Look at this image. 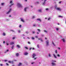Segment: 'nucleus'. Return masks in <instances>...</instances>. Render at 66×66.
Wrapping results in <instances>:
<instances>
[{"mask_svg": "<svg viewBox=\"0 0 66 66\" xmlns=\"http://www.w3.org/2000/svg\"><path fill=\"white\" fill-rule=\"evenodd\" d=\"M56 9L57 10H58V11H61L62 10V9H61L60 7H57V8Z\"/></svg>", "mask_w": 66, "mask_h": 66, "instance_id": "obj_2", "label": "nucleus"}, {"mask_svg": "<svg viewBox=\"0 0 66 66\" xmlns=\"http://www.w3.org/2000/svg\"><path fill=\"white\" fill-rule=\"evenodd\" d=\"M10 3H11L12 4V3H13V2L12 1H11Z\"/></svg>", "mask_w": 66, "mask_h": 66, "instance_id": "obj_20", "label": "nucleus"}, {"mask_svg": "<svg viewBox=\"0 0 66 66\" xmlns=\"http://www.w3.org/2000/svg\"><path fill=\"white\" fill-rule=\"evenodd\" d=\"M49 56H50V57H51V55L50 54H49Z\"/></svg>", "mask_w": 66, "mask_h": 66, "instance_id": "obj_35", "label": "nucleus"}, {"mask_svg": "<svg viewBox=\"0 0 66 66\" xmlns=\"http://www.w3.org/2000/svg\"><path fill=\"white\" fill-rule=\"evenodd\" d=\"M0 65L1 66H3V64H0Z\"/></svg>", "mask_w": 66, "mask_h": 66, "instance_id": "obj_28", "label": "nucleus"}, {"mask_svg": "<svg viewBox=\"0 0 66 66\" xmlns=\"http://www.w3.org/2000/svg\"><path fill=\"white\" fill-rule=\"evenodd\" d=\"M56 30H57V31H59V28H56Z\"/></svg>", "mask_w": 66, "mask_h": 66, "instance_id": "obj_42", "label": "nucleus"}, {"mask_svg": "<svg viewBox=\"0 0 66 66\" xmlns=\"http://www.w3.org/2000/svg\"><path fill=\"white\" fill-rule=\"evenodd\" d=\"M14 45H13L12 47V49H13V48H14Z\"/></svg>", "mask_w": 66, "mask_h": 66, "instance_id": "obj_33", "label": "nucleus"}, {"mask_svg": "<svg viewBox=\"0 0 66 66\" xmlns=\"http://www.w3.org/2000/svg\"><path fill=\"white\" fill-rule=\"evenodd\" d=\"M36 3H37V4H39V2H38V1H37L36 2Z\"/></svg>", "mask_w": 66, "mask_h": 66, "instance_id": "obj_24", "label": "nucleus"}, {"mask_svg": "<svg viewBox=\"0 0 66 66\" xmlns=\"http://www.w3.org/2000/svg\"><path fill=\"white\" fill-rule=\"evenodd\" d=\"M28 53L27 52H25L24 53V54L25 55H27L28 54Z\"/></svg>", "mask_w": 66, "mask_h": 66, "instance_id": "obj_4", "label": "nucleus"}, {"mask_svg": "<svg viewBox=\"0 0 66 66\" xmlns=\"http://www.w3.org/2000/svg\"><path fill=\"white\" fill-rule=\"evenodd\" d=\"M16 56L17 57L19 56V53H17L16 54Z\"/></svg>", "mask_w": 66, "mask_h": 66, "instance_id": "obj_12", "label": "nucleus"}, {"mask_svg": "<svg viewBox=\"0 0 66 66\" xmlns=\"http://www.w3.org/2000/svg\"><path fill=\"white\" fill-rule=\"evenodd\" d=\"M44 32H46V33H47V31H46V30H44Z\"/></svg>", "mask_w": 66, "mask_h": 66, "instance_id": "obj_40", "label": "nucleus"}, {"mask_svg": "<svg viewBox=\"0 0 66 66\" xmlns=\"http://www.w3.org/2000/svg\"><path fill=\"white\" fill-rule=\"evenodd\" d=\"M50 19H51V18H49L48 19V20H49Z\"/></svg>", "mask_w": 66, "mask_h": 66, "instance_id": "obj_54", "label": "nucleus"}, {"mask_svg": "<svg viewBox=\"0 0 66 66\" xmlns=\"http://www.w3.org/2000/svg\"><path fill=\"white\" fill-rule=\"evenodd\" d=\"M54 57H55V58H56V59L57 58V57H56V56H55V54H53Z\"/></svg>", "mask_w": 66, "mask_h": 66, "instance_id": "obj_19", "label": "nucleus"}, {"mask_svg": "<svg viewBox=\"0 0 66 66\" xmlns=\"http://www.w3.org/2000/svg\"><path fill=\"white\" fill-rule=\"evenodd\" d=\"M5 43V41H4L3 42V44H4Z\"/></svg>", "mask_w": 66, "mask_h": 66, "instance_id": "obj_56", "label": "nucleus"}, {"mask_svg": "<svg viewBox=\"0 0 66 66\" xmlns=\"http://www.w3.org/2000/svg\"><path fill=\"white\" fill-rule=\"evenodd\" d=\"M61 3V2H59V3Z\"/></svg>", "mask_w": 66, "mask_h": 66, "instance_id": "obj_64", "label": "nucleus"}, {"mask_svg": "<svg viewBox=\"0 0 66 66\" xmlns=\"http://www.w3.org/2000/svg\"><path fill=\"white\" fill-rule=\"evenodd\" d=\"M12 39H15V37H14L12 38Z\"/></svg>", "mask_w": 66, "mask_h": 66, "instance_id": "obj_46", "label": "nucleus"}, {"mask_svg": "<svg viewBox=\"0 0 66 66\" xmlns=\"http://www.w3.org/2000/svg\"><path fill=\"white\" fill-rule=\"evenodd\" d=\"M6 65H7V66H8L9 65V64H8V63H6Z\"/></svg>", "mask_w": 66, "mask_h": 66, "instance_id": "obj_45", "label": "nucleus"}, {"mask_svg": "<svg viewBox=\"0 0 66 66\" xmlns=\"http://www.w3.org/2000/svg\"><path fill=\"white\" fill-rule=\"evenodd\" d=\"M1 4H2V5H3V4H4V3H2Z\"/></svg>", "mask_w": 66, "mask_h": 66, "instance_id": "obj_50", "label": "nucleus"}, {"mask_svg": "<svg viewBox=\"0 0 66 66\" xmlns=\"http://www.w3.org/2000/svg\"><path fill=\"white\" fill-rule=\"evenodd\" d=\"M22 65V63L20 62L19 63V64L18 65V66H20Z\"/></svg>", "mask_w": 66, "mask_h": 66, "instance_id": "obj_17", "label": "nucleus"}, {"mask_svg": "<svg viewBox=\"0 0 66 66\" xmlns=\"http://www.w3.org/2000/svg\"><path fill=\"white\" fill-rule=\"evenodd\" d=\"M52 66H54V65H56V64L55 63H54L53 62H52Z\"/></svg>", "mask_w": 66, "mask_h": 66, "instance_id": "obj_8", "label": "nucleus"}, {"mask_svg": "<svg viewBox=\"0 0 66 66\" xmlns=\"http://www.w3.org/2000/svg\"><path fill=\"white\" fill-rule=\"evenodd\" d=\"M33 58H34L35 56H36V54H35V53H34L33 54Z\"/></svg>", "mask_w": 66, "mask_h": 66, "instance_id": "obj_6", "label": "nucleus"}, {"mask_svg": "<svg viewBox=\"0 0 66 66\" xmlns=\"http://www.w3.org/2000/svg\"><path fill=\"white\" fill-rule=\"evenodd\" d=\"M31 38L33 40H34V39H35V38H34V37H32V38Z\"/></svg>", "mask_w": 66, "mask_h": 66, "instance_id": "obj_30", "label": "nucleus"}, {"mask_svg": "<svg viewBox=\"0 0 66 66\" xmlns=\"http://www.w3.org/2000/svg\"><path fill=\"white\" fill-rule=\"evenodd\" d=\"M42 39V38H40V39L39 38H38V39H39V40H40V39Z\"/></svg>", "mask_w": 66, "mask_h": 66, "instance_id": "obj_51", "label": "nucleus"}, {"mask_svg": "<svg viewBox=\"0 0 66 66\" xmlns=\"http://www.w3.org/2000/svg\"><path fill=\"white\" fill-rule=\"evenodd\" d=\"M16 47H17L18 48H20V47L19 45H17L16 46Z\"/></svg>", "mask_w": 66, "mask_h": 66, "instance_id": "obj_9", "label": "nucleus"}, {"mask_svg": "<svg viewBox=\"0 0 66 66\" xmlns=\"http://www.w3.org/2000/svg\"><path fill=\"white\" fill-rule=\"evenodd\" d=\"M32 33L33 34H35V31H33L32 32Z\"/></svg>", "mask_w": 66, "mask_h": 66, "instance_id": "obj_34", "label": "nucleus"}, {"mask_svg": "<svg viewBox=\"0 0 66 66\" xmlns=\"http://www.w3.org/2000/svg\"><path fill=\"white\" fill-rule=\"evenodd\" d=\"M27 7H26V8H25L24 9V11H25V12H26V10H27Z\"/></svg>", "mask_w": 66, "mask_h": 66, "instance_id": "obj_15", "label": "nucleus"}, {"mask_svg": "<svg viewBox=\"0 0 66 66\" xmlns=\"http://www.w3.org/2000/svg\"><path fill=\"white\" fill-rule=\"evenodd\" d=\"M35 37H36V38H38V36H35Z\"/></svg>", "mask_w": 66, "mask_h": 66, "instance_id": "obj_37", "label": "nucleus"}, {"mask_svg": "<svg viewBox=\"0 0 66 66\" xmlns=\"http://www.w3.org/2000/svg\"><path fill=\"white\" fill-rule=\"evenodd\" d=\"M9 63H11V61H9Z\"/></svg>", "mask_w": 66, "mask_h": 66, "instance_id": "obj_39", "label": "nucleus"}, {"mask_svg": "<svg viewBox=\"0 0 66 66\" xmlns=\"http://www.w3.org/2000/svg\"><path fill=\"white\" fill-rule=\"evenodd\" d=\"M37 34H39V32H37Z\"/></svg>", "mask_w": 66, "mask_h": 66, "instance_id": "obj_53", "label": "nucleus"}, {"mask_svg": "<svg viewBox=\"0 0 66 66\" xmlns=\"http://www.w3.org/2000/svg\"><path fill=\"white\" fill-rule=\"evenodd\" d=\"M35 18V16H33L32 17V19H34V18Z\"/></svg>", "mask_w": 66, "mask_h": 66, "instance_id": "obj_25", "label": "nucleus"}, {"mask_svg": "<svg viewBox=\"0 0 66 66\" xmlns=\"http://www.w3.org/2000/svg\"><path fill=\"white\" fill-rule=\"evenodd\" d=\"M21 27H22V25H20L19 26V28H21Z\"/></svg>", "mask_w": 66, "mask_h": 66, "instance_id": "obj_26", "label": "nucleus"}, {"mask_svg": "<svg viewBox=\"0 0 66 66\" xmlns=\"http://www.w3.org/2000/svg\"><path fill=\"white\" fill-rule=\"evenodd\" d=\"M46 45L47 46H48L49 45V41L48 40L46 41Z\"/></svg>", "mask_w": 66, "mask_h": 66, "instance_id": "obj_5", "label": "nucleus"}, {"mask_svg": "<svg viewBox=\"0 0 66 66\" xmlns=\"http://www.w3.org/2000/svg\"><path fill=\"white\" fill-rule=\"evenodd\" d=\"M3 35H4V36H5V33H3Z\"/></svg>", "mask_w": 66, "mask_h": 66, "instance_id": "obj_31", "label": "nucleus"}, {"mask_svg": "<svg viewBox=\"0 0 66 66\" xmlns=\"http://www.w3.org/2000/svg\"><path fill=\"white\" fill-rule=\"evenodd\" d=\"M37 47H38V48H39V45L38 44L37 45Z\"/></svg>", "mask_w": 66, "mask_h": 66, "instance_id": "obj_48", "label": "nucleus"}, {"mask_svg": "<svg viewBox=\"0 0 66 66\" xmlns=\"http://www.w3.org/2000/svg\"><path fill=\"white\" fill-rule=\"evenodd\" d=\"M25 48L26 49H28V47H25Z\"/></svg>", "mask_w": 66, "mask_h": 66, "instance_id": "obj_23", "label": "nucleus"}, {"mask_svg": "<svg viewBox=\"0 0 66 66\" xmlns=\"http://www.w3.org/2000/svg\"><path fill=\"white\" fill-rule=\"evenodd\" d=\"M34 62H32L31 63V64H34Z\"/></svg>", "mask_w": 66, "mask_h": 66, "instance_id": "obj_59", "label": "nucleus"}, {"mask_svg": "<svg viewBox=\"0 0 66 66\" xmlns=\"http://www.w3.org/2000/svg\"><path fill=\"white\" fill-rule=\"evenodd\" d=\"M52 44H53V45H54V46H55V44H54V43H53V42H52Z\"/></svg>", "mask_w": 66, "mask_h": 66, "instance_id": "obj_41", "label": "nucleus"}, {"mask_svg": "<svg viewBox=\"0 0 66 66\" xmlns=\"http://www.w3.org/2000/svg\"><path fill=\"white\" fill-rule=\"evenodd\" d=\"M62 40H63V42H64V43H65V39H62Z\"/></svg>", "mask_w": 66, "mask_h": 66, "instance_id": "obj_16", "label": "nucleus"}, {"mask_svg": "<svg viewBox=\"0 0 66 66\" xmlns=\"http://www.w3.org/2000/svg\"><path fill=\"white\" fill-rule=\"evenodd\" d=\"M52 62H56V61H53V60H52Z\"/></svg>", "mask_w": 66, "mask_h": 66, "instance_id": "obj_22", "label": "nucleus"}, {"mask_svg": "<svg viewBox=\"0 0 66 66\" xmlns=\"http://www.w3.org/2000/svg\"><path fill=\"white\" fill-rule=\"evenodd\" d=\"M40 40L41 41V42H43V40H42V39H40Z\"/></svg>", "mask_w": 66, "mask_h": 66, "instance_id": "obj_32", "label": "nucleus"}, {"mask_svg": "<svg viewBox=\"0 0 66 66\" xmlns=\"http://www.w3.org/2000/svg\"><path fill=\"white\" fill-rule=\"evenodd\" d=\"M31 49H32V50H34L35 49V48H30L29 50H31Z\"/></svg>", "mask_w": 66, "mask_h": 66, "instance_id": "obj_18", "label": "nucleus"}, {"mask_svg": "<svg viewBox=\"0 0 66 66\" xmlns=\"http://www.w3.org/2000/svg\"><path fill=\"white\" fill-rule=\"evenodd\" d=\"M58 49H59V50H61V48H60V47H58Z\"/></svg>", "mask_w": 66, "mask_h": 66, "instance_id": "obj_47", "label": "nucleus"}, {"mask_svg": "<svg viewBox=\"0 0 66 66\" xmlns=\"http://www.w3.org/2000/svg\"><path fill=\"white\" fill-rule=\"evenodd\" d=\"M57 56H58V57H60V55L59 54H58L57 55Z\"/></svg>", "mask_w": 66, "mask_h": 66, "instance_id": "obj_29", "label": "nucleus"}, {"mask_svg": "<svg viewBox=\"0 0 66 66\" xmlns=\"http://www.w3.org/2000/svg\"><path fill=\"white\" fill-rule=\"evenodd\" d=\"M37 30L38 31V32H40V29H38Z\"/></svg>", "mask_w": 66, "mask_h": 66, "instance_id": "obj_27", "label": "nucleus"}, {"mask_svg": "<svg viewBox=\"0 0 66 66\" xmlns=\"http://www.w3.org/2000/svg\"><path fill=\"white\" fill-rule=\"evenodd\" d=\"M55 52L56 53H57V50H56L55 51Z\"/></svg>", "mask_w": 66, "mask_h": 66, "instance_id": "obj_44", "label": "nucleus"}, {"mask_svg": "<svg viewBox=\"0 0 66 66\" xmlns=\"http://www.w3.org/2000/svg\"><path fill=\"white\" fill-rule=\"evenodd\" d=\"M9 51V50H7L5 52V53H6V52H8Z\"/></svg>", "mask_w": 66, "mask_h": 66, "instance_id": "obj_21", "label": "nucleus"}, {"mask_svg": "<svg viewBox=\"0 0 66 66\" xmlns=\"http://www.w3.org/2000/svg\"><path fill=\"white\" fill-rule=\"evenodd\" d=\"M37 58H34V60H36V59Z\"/></svg>", "mask_w": 66, "mask_h": 66, "instance_id": "obj_62", "label": "nucleus"}, {"mask_svg": "<svg viewBox=\"0 0 66 66\" xmlns=\"http://www.w3.org/2000/svg\"><path fill=\"white\" fill-rule=\"evenodd\" d=\"M27 38H28V39H30V38L29 37H27Z\"/></svg>", "mask_w": 66, "mask_h": 66, "instance_id": "obj_63", "label": "nucleus"}, {"mask_svg": "<svg viewBox=\"0 0 66 66\" xmlns=\"http://www.w3.org/2000/svg\"><path fill=\"white\" fill-rule=\"evenodd\" d=\"M13 44H14V43L13 42L11 43H10V45H13Z\"/></svg>", "mask_w": 66, "mask_h": 66, "instance_id": "obj_10", "label": "nucleus"}, {"mask_svg": "<svg viewBox=\"0 0 66 66\" xmlns=\"http://www.w3.org/2000/svg\"><path fill=\"white\" fill-rule=\"evenodd\" d=\"M10 31H12V32H14V31L12 30H10Z\"/></svg>", "mask_w": 66, "mask_h": 66, "instance_id": "obj_36", "label": "nucleus"}, {"mask_svg": "<svg viewBox=\"0 0 66 66\" xmlns=\"http://www.w3.org/2000/svg\"><path fill=\"white\" fill-rule=\"evenodd\" d=\"M21 21H22V22H24V21L23 20V19H22V18H21Z\"/></svg>", "mask_w": 66, "mask_h": 66, "instance_id": "obj_14", "label": "nucleus"}, {"mask_svg": "<svg viewBox=\"0 0 66 66\" xmlns=\"http://www.w3.org/2000/svg\"><path fill=\"white\" fill-rule=\"evenodd\" d=\"M9 17H11V15H10Z\"/></svg>", "mask_w": 66, "mask_h": 66, "instance_id": "obj_57", "label": "nucleus"}, {"mask_svg": "<svg viewBox=\"0 0 66 66\" xmlns=\"http://www.w3.org/2000/svg\"><path fill=\"white\" fill-rule=\"evenodd\" d=\"M46 1H47V0H44V3H43V5H44L45 4V3Z\"/></svg>", "mask_w": 66, "mask_h": 66, "instance_id": "obj_13", "label": "nucleus"}, {"mask_svg": "<svg viewBox=\"0 0 66 66\" xmlns=\"http://www.w3.org/2000/svg\"><path fill=\"white\" fill-rule=\"evenodd\" d=\"M18 6L19 7H22V5L19 3L18 4Z\"/></svg>", "mask_w": 66, "mask_h": 66, "instance_id": "obj_1", "label": "nucleus"}, {"mask_svg": "<svg viewBox=\"0 0 66 66\" xmlns=\"http://www.w3.org/2000/svg\"><path fill=\"white\" fill-rule=\"evenodd\" d=\"M37 20H38V21H39L40 22H42V20H41V19H37Z\"/></svg>", "mask_w": 66, "mask_h": 66, "instance_id": "obj_7", "label": "nucleus"}, {"mask_svg": "<svg viewBox=\"0 0 66 66\" xmlns=\"http://www.w3.org/2000/svg\"><path fill=\"white\" fill-rule=\"evenodd\" d=\"M4 61L5 62H6L7 61V60H4Z\"/></svg>", "mask_w": 66, "mask_h": 66, "instance_id": "obj_52", "label": "nucleus"}, {"mask_svg": "<svg viewBox=\"0 0 66 66\" xmlns=\"http://www.w3.org/2000/svg\"><path fill=\"white\" fill-rule=\"evenodd\" d=\"M26 33H27V34H28V33H29V32H26Z\"/></svg>", "mask_w": 66, "mask_h": 66, "instance_id": "obj_60", "label": "nucleus"}, {"mask_svg": "<svg viewBox=\"0 0 66 66\" xmlns=\"http://www.w3.org/2000/svg\"><path fill=\"white\" fill-rule=\"evenodd\" d=\"M59 17H62V16H59Z\"/></svg>", "mask_w": 66, "mask_h": 66, "instance_id": "obj_55", "label": "nucleus"}, {"mask_svg": "<svg viewBox=\"0 0 66 66\" xmlns=\"http://www.w3.org/2000/svg\"><path fill=\"white\" fill-rule=\"evenodd\" d=\"M12 10V9H10L9 11L7 12L6 13L7 14H9V13H10V12H11V10Z\"/></svg>", "mask_w": 66, "mask_h": 66, "instance_id": "obj_3", "label": "nucleus"}, {"mask_svg": "<svg viewBox=\"0 0 66 66\" xmlns=\"http://www.w3.org/2000/svg\"><path fill=\"white\" fill-rule=\"evenodd\" d=\"M28 43L29 44H30L31 43L29 42H28Z\"/></svg>", "mask_w": 66, "mask_h": 66, "instance_id": "obj_38", "label": "nucleus"}, {"mask_svg": "<svg viewBox=\"0 0 66 66\" xmlns=\"http://www.w3.org/2000/svg\"><path fill=\"white\" fill-rule=\"evenodd\" d=\"M38 11L40 13H41L42 12V9H39L38 10Z\"/></svg>", "mask_w": 66, "mask_h": 66, "instance_id": "obj_11", "label": "nucleus"}, {"mask_svg": "<svg viewBox=\"0 0 66 66\" xmlns=\"http://www.w3.org/2000/svg\"><path fill=\"white\" fill-rule=\"evenodd\" d=\"M18 32L19 33H20V30H18Z\"/></svg>", "mask_w": 66, "mask_h": 66, "instance_id": "obj_43", "label": "nucleus"}, {"mask_svg": "<svg viewBox=\"0 0 66 66\" xmlns=\"http://www.w3.org/2000/svg\"><path fill=\"white\" fill-rule=\"evenodd\" d=\"M46 11H48V9L47 8V9H46Z\"/></svg>", "mask_w": 66, "mask_h": 66, "instance_id": "obj_49", "label": "nucleus"}, {"mask_svg": "<svg viewBox=\"0 0 66 66\" xmlns=\"http://www.w3.org/2000/svg\"><path fill=\"white\" fill-rule=\"evenodd\" d=\"M33 26H34V27L35 26V24H34V25H33Z\"/></svg>", "mask_w": 66, "mask_h": 66, "instance_id": "obj_58", "label": "nucleus"}, {"mask_svg": "<svg viewBox=\"0 0 66 66\" xmlns=\"http://www.w3.org/2000/svg\"><path fill=\"white\" fill-rule=\"evenodd\" d=\"M13 4H12L11 5V6H12V5H13Z\"/></svg>", "mask_w": 66, "mask_h": 66, "instance_id": "obj_61", "label": "nucleus"}]
</instances>
